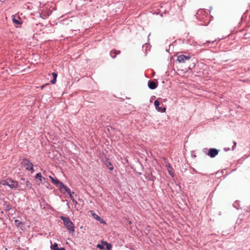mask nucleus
<instances>
[{"label":"nucleus","instance_id":"f257e3e1","mask_svg":"<svg viewBox=\"0 0 250 250\" xmlns=\"http://www.w3.org/2000/svg\"><path fill=\"white\" fill-rule=\"evenodd\" d=\"M60 218L63 221V225L66 228L69 233H73L75 231L74 225L68 217L61 216H60Z\"/></svg>","mask_w":250,"mask_h":250},{"label":"nucleus","instance_id":"f03ea898","mask_svg":"<svg viewBox=\"0 0 250 250\" xmlns=\"http://www.w3.org/2000/svg\"><path fill=\"white\" fill-rule=\"evenodd\" d=\"M0 184L7 186L12 189L16 188L19 186L18 183L17 181L9 178L1 180L0 182Z\"/></svg>","mask_w":250,"mask_h":250},{"label":"nucleus","instance_id":"7ed1b4c3","mask_svg":"<svg viewBox=\"0 0 250 250\" xmlns=\"http://www.w3.org/2000/svg\"><path fill=\"white\" fill-rule=\"evenodd\" d=\"M21 165L28 171H33V165L27 158H23L21 162ZM33 171L31 172L32 173Z\"/></svg>","mask_w":250,"mask_h":250},{"label":"nucleus","instance_id":"20e7f679","mask_svg":"<svg viewBox=\"0 0 250 250\" xmlns=\"http://www.w3.org/2000/svg\"><path fill=\"white\" fill-rule=\"evenodd\" d=\"M203 151L210 158H214L218 155L219 150L215 148H211L208 150L205 148L203 149Z\"/></svg>","mask_w":250,"mask_h":250},{"label":"nucleus","instance_id":"39448f33","mask_svg":"<svg viewBox=\"0 0 250 250\" xmlns=\"http://www.w3.org/2000/svg\"><path fill=\"white\" fill-rule=\"evenodd\" d=\"M191 56L190 55H177V61L180 63H184L187 61L190 60Z\"/></svg>","mask_w":250,"mask_h":250},{"label":"nucleus","instance_id":"423d86ee","mask_svg":"<svg viewBox=\"0 0 250 250\" xmlns=\"http://www.w3.org/2000/svg\"><path fill=\"white\" fill-rule=\"evenodd\" d=\"M154 105L155 106L156 109L157 111L161 112L162 113L165 112L166 110V107L162 106H160V102L158 100H156L154 101Z\"/></svg>","mask_w":250,"mask_h":250},{"label":"nucleus","instance_id":"0eeeda50","mask_svg":"<svg viewBox=\"0 0 250 250\" xmlns=\"http://www.w3.org/2000/svg\"><path fill=\"white\" fill-rule=\"evenodd\" d=\"M158 86L157 82H155L154 80H150L148 82V87L150 89H155Z\"/></svg>","mask_w":250,"mask_h":250},{"label":"nucleus","instance_id":"6e6552de","mask_svg":"<svg viewBox=\"0 0 250 250\" xmlns=\"http://www.w3.org/2000/svg\"><path fill=\"white\" fill-rule=\"evenodd\" d=\"M92 215L93 217L97 221L100 222L101 223L105 224V222L97 214L93 212V211H91Z\"/></svg>","mask_w":250,"mask_h":250},{"label":"nucleus","instance_id":"1a4fd4ad","mask_svg":"<svg viewBox=\"0 0 250 250\" xmlns=\"http://www.w3.org/2000/svg\"><path fill=\"white\" fill-rule=\"evenodd\" d=\"M120 53H121V51L120 50H117L114 49L110 51V55L111 58H112L113 59H114L116 57V55L120 54Z\"/></svg>","mask_w":250,"mask_h":250},{"label":"nucleus","instance_id":"9d476101","mask_svg":"<svg viewBox=\"0 0 250 250\" xmlns=\"http://www.w3.org/2000/svg\"><path fill=\"white\" fill-rule=\"evenodd\" d=\"M51 248L52 250H65L64 248H59L57 243H54L53 245H52Z\"/></svg>","mask_w":250,"mask_h":250},{"label":"nucleus","instance_id":"9b49d317","mask_svg":"<svg viewBox=\"0 0 250 250\" xmlns=\"http://www.w3.org/2000/svg\"><path fill=\"white\" fill-rule=\"evenodd\" d=\"M14 223H15V225L17 227H21V229L23 230V229L22 228V227L23 226V224L22 222H21L20 220H15L14 221Z\"/></svg>","mask_w":250,"mask_h":250},{"label":"nucleus","instance_id":"f8f14e48","mask_svg":"<svg viewBox=\"0 0 250 250\" xmlns=\"http://www.w3.org/2000/svg\"><path fill=\"white\" fill-rule=\"evenodd\" d=\"M52 75L53 76V79L52 80L50 81V83L52 84H55L56 83V79H57L58 74H57V73L53 72L52 73Z\"/></svg>","mask_w":250,"mask_h":250},{"label":"nucleus","instance_id":"ddd939ff","mask_svg":"<svg viewBox=\"0 0 250 250\" xmlns=\"http://www.w3.org/2000/svg\"><path fill=\"white\" fill-rule=\"evenodd\" d=\"M105 164L110 170H112L114 169V167L112 165L111 163L108 160L106 161Z\"/></svg>","mask_w":250,"mask_h":250},{"label":"nucleus","instance_id":"4468645a","mask_svg":"<svg viewBox=\"0 0 250 250\" xmlns=\"http://www.w3.org/2000/svg\"><path fill=\"white\" fill-rule=\"evenodd\" d=\"M35 178L36 179H39L41 182H42V179H45L44 178L42 177V174L40 172L36 174Z\"/></svg>","mask_w":250,"mask_h":250},{"label":"nucleus","instance_id":"2eb2a0df","mask_svg":"<svg viewBox=\"0 0 250 250\" xmlns=\"http://www.w3.org/2000/svg\"><path fill=\"white\" fill-rule=\"evenodd\" d=\"M56 186L59 188L61 192H63V191L62 190V188L64 186V184H63L62 182L59 180V181L57 183V184H56Z\"/></svg>","mask_w":250,"mask_h":250},{"label":"nucleus","instance_id":"dca6fc26","mask_svg":"<svg viewBox=\"0 0 250 250\" xmlns=\"http://www.w3.org/2000/svg\"><path fill=\"white\" fill-rule=\"evenodd\" d=\"M62 190L63 191V193L65 192L67 193H69L70 191V189L64 185L63 187L62 188Z\"/></svg>","mask_w":250,"mask_h":250},{"label":"nucleus","instance_id":"f3484780","mask_svg":"<svg viewBox=\"0 0 250 250\" xmlns=\"http://www.w3.org/2000/svg\"><path fill=\"white\" fill-rule=\"evenodd\" d=\"M204 11H203L202 10H198V11L196 13V16L197 17V19L199 20V21H202V19H204V18H202V17H198V16L200 15L201 14V13L203 12Z\"/></svg>","mask_w":250,"mask_h":250},{"label":"nucleus","instance_id":"a211bd4d","mask_svg":"<svg viewBox=\"0 0 250 250\" xmlns=\"http://www.w3.org/2000/svg\"><path fill=\"white\" fill-rule=\"evenodd\" d=\"M12 21L13 22L16 24H21L22 23V22L20 20L16 19L15 17L13 18Z\"/></svg>","mask_w":250,"mask_h":250},{"label":"nucleus","instance_id":"6ab92c4d","mask_svg":"<svg viewBox=\"0 0 250 250\" xmlns=\"http://www.w3.org/2000/svg\"><path fill=\"white\" fill-rule=\"evenodd\" d=\"M49 178L51 179L52 182L54 184V185H56L57 184V183L59 181V180H58L57 179H55L53 177H52L51 176H49Z\"/></svg>","mask_w":250,"mask_h":250},{"label":"nucleus","instance_id":"aec40b11","mask_svg":"<svg viewBox=\"0 0 250 250\" xmlns=\"http://www.w3.org/2000/svg\"><path fill=\"white\" fill-rule=\"evenodd\" d=\"M103 244L104 245H105L106 246V249L107 250H110V249L111 248L112 246H111V245L106 242H103Z\"/></svg>","mask_w":250,"mask_h":250},{"label":"nucleus","instance_id":"412c9836","mask_svg":"<svg viewBox=\"0 0 250 250\" xmlns=\"http://www.w3.org/2000/svg\"><path fill=\"white\" fill-rule=\"evenodd\" d=\"M68 195H69V198L71 199V200L72 201L73 203H75V204H77V201L75 200V199L74 198L73 196H72V193L71 192V191H70V193H67Z\"/></svg>","mask_w":250,"mask_h":250},{"label":"nucleus","instance_id":"4be33fe9","mask_svg":"<svg viewBox=\"0 0 250 250\" xmlns=\"http://www.w3.org/2000/svg\"><path fill=\"white\" fill-rule=\"evenodd\" d=\"M216 41V40H214L213 41H207L206 43H204V44H209V43H211V44H214L215 43Z\"/></svg>","mask_w":250,"mask_h":250},{"label":"nucleus","instance_id":"5701e85b","mask_svg":"<svg viewBox=\"0 0 250 250\" xmlns=\"http://www.w3.org/2000/svg\"><path fill=\"white\" fill-rule=\"evenodd\" d=\"M25 184L28 188H32V184L29 181H26L25 182Z\"/></svg>","mask_w":250,"mask_h":250},{"label":"nucleus","instance_id":"b1692460","mask_svg":"<svg viewBox=\"0 0 250 250\" xmlns=\"http://www.w3.org/2000/svg\"><path fill=\"white\" fill-rule=\"evenodd\" d=\"M104 245H102V244H98L97 245V248L100 249V250H104Z\"/></svg>","mask_w":250,"mask_h":250},{"label":"nucleus","instance_id":"393cba45","mask_svg":"<svg viewBox=\"0 0 250 250\" xmlns=\"http://www.w3.org/2000/svg\"><path fill=\"white\" fill-rule=\"evenodd\" d=\"M233 146H232V150H233L235 149V147L236 146V145H237L236 142L235 141H234L233 142Z\"/></svg>","mask_w":250,"mask_h":250},{"label":"nucleus","instance_id":"a878e982","mask_svg":"<svg viewBox=\"0 0 250 250\" xmlns=\"http://www.w3.org/2000/svg\"><path fill=\"white\" fill-rule=\"evenodd\" d=\"M208 23H209L208 21H207V22H206V21H204V23H201V25H205V26H206V25H208Z\"/></svg>","mask_w":250,"mask_h":250},{"label":"nucleus","instance_id":"bb28decb","mask_svg":"<svg viewBox=\"0 0 250 250\" xmlns=\"http://www.w3.org/2000/svg\"><path fill=\"white\" fill-rule=\"evenodd\" d=\"M224 150L225 151H228L229 150H230V148H227V147H225L224 148Z\"/></svg>","mask_w":250,"mask_h":250},{"label":"nucleus","instance_id":"cd10ccee","mask_svg":"<svg viewBox=\"0 0 250 250\" xmlns=\"http://www.w3.org/2000/svg\"><path fill=\"white\" fill-rule=\"evenodd\" d=\"M168 172L171 176H173V173H172L170 171H168Z\"/></svg>","mask_w":250,"mask_h":250},{"label":"nucleus","instance_id":"c85d7f7f","mask_svg":"<svg viewBox=\"0 0 250 250\" xmlns=\"http://www.w3.org/2000/svg\"><path fill=\"white\" fill-rule=\"evenodd\" d=\"M10 209V208H9V207L8 206L7 208V210H9Z\"/></svg>","mask_w":250,"mask_h":250},{"label":"nucleus","instance_id":"c756f323","mask_svg":"<svg viewBox=\"0 0 250 250\" xmlns=\"http://www.w3.org/2000/svg\"><path fill=\"white\" fill-rule=\"evenodd\" d=\"M193 171H194L195 172H197V171L196 170H195V169H193Z\"/></svg>","mask_w":250,"mask_h":250},{"label":"nucleus","instance_id":"7c9ffc66","mask_svg":"<svg viewBox=\"0 0 250 250\" xmlns=\"http://www.w3.org/2000/svg\"><path fill=\"white\" fill-rule=\"evenodd\" d=\"M18 19H19V20H21V18L19 16L18 17Z\"/></svg>","mask_w":250,"mask_h":250},{"label":"nucleus","instance_id":"2f4dec72","mask_svg":"<svg viewBox=\"0 0 250 250\" xmlns=\"http://www.w3.org/2000/svg\"><path fill=\"white\" fill-rule=\"evenodd\" d=\"M44 85L42 86V88H43V87H44Z\"/></svg>","mask_w":250,"mask_h":250}]
</instances>
